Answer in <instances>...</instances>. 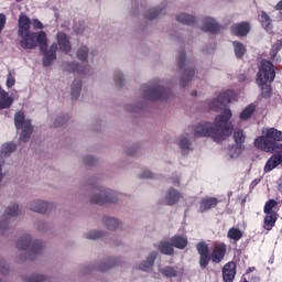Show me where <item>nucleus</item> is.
I'll list each match as a JSON object with an SVG mask.
<instances>
[{"label":"nucleus","instance_id":"nucleus-1","mask_svg":"<svg viewBox=\"0 0 282 282\" xmlns=\"http://www.w3.org/2000/svg\"><path fill=\"white\" fill-rule=\"evenodd\" d=\"M232 111L225 109L223 115L216 116L214 124L210 122L199 123L194 128V138H213L215 142L226 140L228 135L232 134Z\"/></svg>","mask_w":282,"mask_h":282},{"label":"nucleus","instance_id":"nucleus-2","mask_svg":"<svg viewBox=\"0 0 282 282\" xmlns=\"http://www.w3.org/2000/svg\"><path fill=\"white\" fill-rule=\"evenodd\" d=\"M279 142H282V131L265 128L262 130V135L254 140V147L264 153H274L282 151V144Z\"/></svg>","mask_w":282,"mask_h":282},{"label":"nucleus","instance_id":"nucleus-3","mask_svg":"<svg viewBox=\"0 0 282 282\" xmlns=\"http://www.w3.org/2000/svg\"><path fill=\"white\" fill-rule=\"evenodd\" d=\"M36 24L26 15L21 14L19 18L18 34L21 36L20 45L24 50H34L36 47Z\"/></svg>","mask_w":282,"mask_h":282},{"label":"nucleus","instance_id":"nucleus-4","mask_svg":"<svg viewBox=\"0 0 282 282\" xmlns=\"http://www.w3.org/2000/svg\"><path fill=\"white\" fill-rule=\"evenodd\" d=\"M274 77L275 73L272 63L268 61H262L258 73L257 84L259 85V87H261L263 98H268V96L272 94V88L270 87V85H268V83H272V80H274Z\"/></svg>","mask_w":282,"mask_h":282},{"label":"nucleus","instance_id":"nucleus-5","mask_svg":"<svg viewBox=\"0 0 282 282\" xmlns=\"http://www.w3.org/2000/svg\"><path fill=\"white\" fill-rule=\"evenodd\" d=\"M14 124L17 129L22 130L20 140H22V142H28L32 135V121L25 119V113L23 111H19L14 116Z\"/></svg>","mask_w":282,"mask_h":282},{"label":"nucleus","instance_id":"nucleus-6","mask_svg":"<svg viewBox=\"0 0 282 282\" xmlns=\"http://www.w3.org/2000/svg\"><path fill=\"white\" fill-rule=\"evenodd\" d=\"M36 43L37 47H40V51L44 55V65L46 67L47 65H52V61L56 58V46H52L48 51H45L47 48V36L43 31L37 33Z\"/></svg>","mask_w":282,"mask_h":282},{"label":"nucleus","instance_id":"nucleus-7","mask_svg":"<svg viewBox=\"0 0 282 282\" xmlns=\"http://www.w3.org/2000/svg\"><path fill=\"white\" fill-rule=\"evenodd\" d=\"M232 100H235V93L232 90H227L220 94L218 98L210 104V109L219 111L224 105H228V102H232Z\"/></svg>","mask_w":282,"mask_h":282},{"label":"nucleus","instance_id":"nucleus-8","mask_svg":"<svg viewBox=\"0 0 282 282\" xmlns=\"http://www.w3.org/2000/svg\"><path fill=\"white\" fill-rule=\"evenodd\" d=\"M90 202H94V204H105L106 202H113V194L107 189L98 191L91 195Z\"/></svg>","mask_w":282,"mask_h":282},{"label":"nucleus","instance_id":"nucleus-9","mask_svg":"<svg viewBox=\"0 0 282 282\" xmlns=\"http://www.w3.org/2000/svg\"><path fill=\"white\" fill-rule=\"evenodd\" d=\"M237 274V264L235 262H228L223 268V279L225 282L235 281Z\"/></svg>","mask_w":282,"mask_h":282},{"label":"nucleus","instance_id":"nucleus-10","mask_svg":"<svg viewBox=\"0 0 282 282\" xmlns=\"http://www.w3.org/2000/svg\"><path fill=\"white\" fill-rule=\"evenodd\" d=\"M224 257H226V245L224 243L216 245L212 252V261L214 263H221V261H224Z\"/></svg>","mask_w":282,"mask_h":282},{"label":"nucleus","instance_id":"nucleus-11","mask_svg":"<svg viewBox=\"0 0 282 282\" xmlns=\"http://www.w3.org/2000/svg\"><path fill=\"white\" fill-rule=\"evenodd\" d=\"M12 102H14V99L10 97L8 91L0 87V109H10V107H12Z\"/></svg>","mask_w":282,"mask_h":282},{"label":"nucleus","instance_id":"nucleus-12","mask_svg":"<svg viewBox=\"0 0 282 282\" xmlns=\"http://www.w3.org/2000/svg\"><path fill=\"white\" fill-rule=\"evenodd\" d=\"M57 43L62 52L67 53L72 50V44L69 43V39L65 33L57 34Z\"/></svg>","mask_w":282,"mask_h":282},{"label":"nucleus","instance_id":"nucleus-13","mask_svg":"<svg viewBox=\"0 0 282 282\" xmlns=\"http://www.w3.org/2000/svg\"><path fill=\"white\" fill-rule=\"evenodd\" d=\"M281 164V154H273L264 165V173H270V171H274L276 166Z\"/></svg>","mask_w":282,"mask_h":282},{"label":"nucleus","instance_id":"nucleus-14","mask_svg":"<svg viewBox=\"0 0 282 282\" xmlns=\"http://www.w3.org/2000/svg\"><path fill=\"white\" fill-rule=\"evenodd\" d=\"M232 34H236V36H246L248 32H250V24L248 23H240V24H235L231 28Z\"/></svg>","mask_w":282,"mask_h":282},{"label":"nucleus","instance_id":"nucleus-15","mask_svg":"<svg viewBox=\"0 0 282 282\" xmlns=\"http://www.w3.org/2000/svg\"><path fill=\"white\" fill-rule=\"evenodd\" d=\"M54 210V204L45 202V200H39L37 202V213L40 215H50Z\"/></svg>","mask_w":282,"mask_h":282},{"label":"nucleus","instance_id":"nucleus-16","mask_svg":"<svg viewBox=\"0 0 282 282\" xmlns=\"http://www.w3.org/2000/svg\"><path fill=\"white\" fill-rule=\"evenodd\" d=\"M163 94L162 88H149L145 93V98H148V100H160V98L164 96Z\"/></svg>","mask_w":282,"mask_h":282},{"label":"nucleus","instance_id":"nucleus-17","mask_svg":"<svg viewBox=\"0 0 282 282\" xmlns=\"http://www.w3.org/2000/svg\"><path fill=\"white\" fill-rule=\"evenodd\" d=\"M218 203L219 200H217V198H204L200 203V212L210 210V208H215Z\"/></svg>","mask_w":282,"mask_h":282},{"label":"nucleus","instance_id":"nucleus-18","mask_svg":"<svg viewBox=\"0 0 282 282\" xmlns=\"http://www.w3.org/2000/svg\"><path fill=\"white\" fill-rule=\"evenodd\" d=\"M203 30L205 32H218L219 31V25L217 24V22H215V20L213 18H207L205 20V24L203 26Z\"/></svg>","mask_w":282,"mask_h":282},{"label":"nucleus","instance_id":"nucleus-19","mask_svg":"<svg viewBox=\"0 0 282 282\" xmlns=\"http://www.w3.org/2000/svg\"><path fill=\"white\" fill-rule=\"evenodd\" d=\"M257 111V106L254 105H249L247 106L241 112H240V120H250L252 118V113Z\"/></svg>","mask_w":282,"mask_h":282},{"label":"nucleus","instance_id":"nucleus-20","mask_svg":"<svg viewBox=\"0 0 282 282\" xmlns=\"http://www.w3.org/2000/svg\"><path fill=\"white\" fill-rule=\"evenodd\" d=\"M82 87H83V82H80L79 79H76L73 82V84L70 86L72 98L76 99L80 96Z\"/></svg>","mask_w":282,"mask_h":282},{"label":"nucleus","instance_id":"nucleus-21","mask_svg":"<svg viewBox=\"0 0 282 282\" xmlns=\"http://www.w3.org/2000/svg\"><path fill=\"white\" fill-rule=\"evenodd\" d=\"M274 224H276V214H267L263 225L265 230H272V228H274Z\"/></svg>","mask_w":282,"mask_h":282},{"label":"nucleus","instance_id":"nucleus-22","mask_svg":"<svg viewBox=\"0 0 282 282\" xmlns=\"http://www.w3.org/2000/svg\"><path fill=\"white\" fill-rule=\"evenodd\" d=\"M187 245L188 240L182 236H175L172 238V246H174V248H178L182 250Z\"/></svg>","mask_w":282,"mask_h":282},{"label":"nucleus","instance_id":"nucleus-23","mask_svg":"<svg viewBox=\"0 0 282 282\" xmlns=\"http://www.w3.org/2000/svg\"><path fill=\"white\" fill-rule=\"evenodd\" d=\"M180 149L183 153H187L191 149V142L188 141V134H183L178 140Z\"/></svg>","mask_w":282,"mask_h":282},{"label":"nucleus","instance_id":"nucleus-24","mask_svg":"<svg viewBox=\"0 0 282 282\" xmlns=\"http://www.w3.org/2000/svg\"><path fill=\"white\" fill-rule=\"evenodd\" d=\"M261 21H262V25L264 26V30L267 32H271L272 24L270 22V15H268V13H265V11L261 12Z\"/></svg>","mask_w":282,"mask_h":282},{"label":"nucleus","instance_id":"nucleus-25","mask_svg":"<svg viewBox=\"0 0 282 282\" xmlns=\"http://www.w3.org/2000/svg\"><path fill=\"white\" fill-rule=\"evenodd\" d=\"M178 199H180V194L175 192V189H173L166 196V204H169V206H173V204H177Z\"/></svg>","mask_w":282,"mask_h":282},{"label":"nucleus","instance_id":"nucleus-26","mask_svg":"<svg viewBox=\"0 0 282 282\" xmlns=\"http://www.w3.org/2000/svg\"><path fill=\"white\" fill-rule=\"evenodd\" d=\"M276 206H279V203H276V200L269 199L264 205V213L265 214H276V212H274V208H276Z\"/></svg>","mask_w":282,"mask_h":282},{"label":"nucleus","instance_id":"nucleus-27","mask_svg":"<svg viewBox=\"0 0 282 282\" xmlns=\"http://www.w3.org/2000/svg\"><path fill=\"white\" fill-rule=\"evenodd\" d=\"M241 237H243V234L241 232V230L237 229V228H230L228 231V238L232 239L234 241H239V239H241Z\"/></svg>","mask_w":282,"mask_h":282},{"label":"nucleus","instance_id":"nucleus-28","mask_svg":"<svg viewBox=\"0 0 282 282\" xmlns=\"http://www.w3.org/2000/svg\"><path fill=\"white\" fill-rule=\"evenodd\" d=\"M14 151H17V144H14V143H6L2 147L1 155H3L6 158V156H8L9 153H14Z\"/></svg>","mask_w":282,"mask_h":282},{"label":"nucleus","instance_id":"nucleus-29","mask_svg":"<svg viewBox=\"0 0 282 282\" xmlns=\"http://www.w3.org/2000/svg\"><path fill=\"white\" fill-rule=\"evenodd\" d=\"M235 53L238 58H241L246 54V46L239 42L234 43Z\"/></svg>","mask_w":282,"mask_h":282},{"label":"nucleus","instance_id":"nucleus-30","mask_svg":"<svg viewBox=\"0 0 282 282\" xmlns=\"http://www.w3.org/2000/svg\"><path fill=\"white\" fill-rule=\"evenodd\" d=\"M177 20H178L181 23H186L187 25H191V23H193V21H195V18H193V15H191V14L181 13V14L177 17Z\"/></svg>","mask_w":282,"mask_h":282},{"label":"nucleus","instance_id":"nucleus-31","mask_svg":"<svg viewBox=\"0 0 282 282\" xmlns=\"http://www.w3.org/2000/svg\"><path fill=\"white\" fill-rule=\"evenodd\" d=\"M242 151L243 150L241 149V145H234V147H231V149L229 150L230 159L235 160V158L240 156Z\"/></svg>","mask_w":282,"mask_h":282},{"label":"nucleus","instance_id":"nucleus-32","mask_svg":"<svg viewBox=\"0 0 282 282\" xmlns=\"http://www.w3.org/2000/svg\"><path fill=\"white\" fill-rule=\"evenodd\" d=\"M106 226L108 230H116L120 226V223L116 218H109L106 221Z\"/></svg>","mask_w":282,"mask_h":282},{"label":"nucleus","instance_id":"nucleus-33","mask_svg":"<svg viewBox=\"0 0 282 282\" xmlns=\"http://www.w3.org/2000/svg\"><path fill=\"white\" fill-rule=\"evenodd\" d=\"M87 56H89V50L87 48V46H82L77 51V58H79V61H85Z\"/></svg>","mask_w":282,"mask_h":282},{"label":"nucleus","instance_id":"nucleus-34","mask_svg":"<svg viewBox=\"0 0 282 282\" xmlns=\"http://www.w3.org/2000/svg\"><path fill=\"white\" fill-rule=\"evenodd\" d=\"M160 250L163 252V254H173V245H170L169 242H162Z\"/></svg>","mask_w":282,"mask_h":282},{"label":"nucleus","instance_id":"nucleus-35","mask_svg":"<svg viewBox=\"0 0 282 282\" xmlns=\"http://www.w3.org/2000/svg\"><path fill=\"white\" fill-rule=\"evenodd\" d=\"M7 217H17L19 215V205H12L6 209Z\"/></svg>","mask_w":282,"mask_h":282},{"label":"nucleus","instance_id":"nucleus-36","mask_svg":"<svg viewBox=\"0 0 282 282\" xmlns=\"http://www.w3.org/2000/svg\"><path fill=\"white\" fill-rule=\"evenodd\" d=\"M30 243H31L30 238H21V239L18 241V248H19L20 250H28V248H30Z\"/></svg>","mask_w":282,"mask_h":282},{"label":"nucleus","instance_id":"nucleus-37","mask_svg":"<svg viewBox=\"0 0 282 282\" xmlns=\"http://www.w3.org/2000/svg\"><path fill=\"white\" fill-rule=\"evenodd\" d=\"M196 249L199 256L208 254V245L206 242H199Z\"/></svg>","mask_w":282,"mask_h":282},{"label":"nucleus","instance_id":"nucleus-38","mask_svg":"<svg viewBox=\"0 0 282 282\" xmlns=\"http://www.w3.org/2000/svg\"><path fill=\"white\" fill-rule=\"evenodd\" d=\"M235 141L237 144H241L246 141V135L243 134V131L238 130L234 133Z\"/></svg>","mask_w":282,"mask_h":282},{"label":"nucleus","instance_id":"nucleus-39","mask_svg":"<svg viewBox=\"0 0 282 282\" xmlns=\"http://www.w3.org/2000/svg\"><path fill=\"white\" fill-rule=\"evenodd\" d=\"M161 272L164 276H177V271L173 267H166Z\"/></svg>","mask_w":282,"mask_h":282},{"label":"nucleus","instance_id":"nucleus-40","mask_svg":"<svg viewBox=\"0 0 282 282\" xmlns=\"http://www.w3.org/2000/svg\"><path fill=\"white\" fill-rule=\"evenodd\" d=\"M102 232L98 230L88 231L86 234V239H101Z\"/></svg>","mask_w":282,"mask_h":282},{"label":"nucleus","instance_id":"nucleus-41","mask_svg":"<svg viewBox=\"0 0 282 282\" xmlns=\"http://www.w3.org/2000/svg\"><path fill=\"white\" fill-rule=\"evenodd\" d=\"M153 261H155V254H152L149 260L145 262V264H140L139 269L140 270H149L151 265H153Z\"/></svg>","mask_w":282,"mask_h":282},{"label":"nucleus","instance_id":"nucleus-42","mask_svg":"<svg viewBox=\"0 0 282 282\" xmlns=\"http://www.w3.org/2000/svg\"><path fill=\"white\" fill-rule=\"evenodd\" d=\"M199 265L200 268H206L210 261V256L209 254H203V256H199Z\"/></svg>","mask_w":282,"mask_h":282},{"label":"nucleus","instance_id":"nucleus-43","mask_svg":"<svg viewBox=\"0 0 282 282\" xmlns=\"http://www.w3.org/2000/svg\"><path fill=\"white\" fill-rule=\"evenodd\" d=\"M15 83H17V79L14 78L12 73H9L8 78H7V87L9 89H11V87H14Z\"/></svg>","mask_w":282,"mask_h":282},{"label":"nucleus","instance_id":"nucleus-44","mask_svg":"<svg viewBox=\"0 0 282 282\" xmlns=\"http://www.w3.org/2000/svg\"><path fill=\"white\" fill-rule=\"evenodd\" d=\"M281 47H282V41L279 40L272 46V54H273V56H276V52H279V50H281Z\"/></svg>","mask_w":282,"mask_h":282},{"label":"nucleus","instance_id":"nucleus-45","mask_svg":"<svg viewBox=\"0 0 282 282\" xmlns=\"http://www.w3.org/2000/svg\"><path fill=\"white\" fill-rule=\"evenodd\" d=\"M142 180H151V177H153V174L150 171H145L143 172V174H141Z\"/></svg>","mask_w":282,"mask_h":282},{"label":"nucleus","instance_id":"nucleus-46","mask_svg":"<svg viewBox=\"0 0 282 282\" xmlns=\"http://www.w3.org/2000/svg\"><path fill=\"white\" fill-rule=\"evenodd\" d=\"M3 28H6V15L0 14V32L3 30Z\"/></svg>","mask_w":282,"mask_h":282},{"label":"nucleus","instance_id":"nucleus-47","mask_svg":"<svg viewBox=\"0 0 282 282\" xmlns=\"http://www.w3.org/2000/svg\"><path fill=\"white\" fill-rule=\"evenodd\" d=\"M37 282H50V280L44 275H37Z\"/></svg>","mask_w":282,"mask_h":282},{"label":"nucleus","instance_id":"nucleus-48","mask_svg":"<svg viewBox=\"0 0 282 282\" xmlns=\"http://www.w3.org/2000/svg\"><path fill=\"white\" fill-rule=\"evenodd\" d=\"M275 10H282V0H280L274 7Z\"/></svg>","mask_w":282,"mask_h":282},{"label":"nucleus","instance_id":"nucleus-49","mask_svg":"<svg viewBox=\"0 0 282 282\" xmlns=\"http://www.w3.org/2000/svg\"><path fill=\"white\" fill-rule=\"evenodd\" d=\"M36 28H37V30H43V23L36 22Z\"/></svg>","mask_w":282,"mask_h":282},{"label":"nucleus","instance_id":"nucleus-50","mask_svg":"<svg viewBox=\"0 0 282 282\" xmlns=\"http://www.w3.org/2000/svg\"><path fill=\"white\" fill-rule=\"evenodd\" d=\"M0 228H6V223H3L2 225H0Z\"/></svg>","mask_w":282,"mask_h":282},{"label":"nucleus","instance_id":"nucleus-51","mask_svg":"<svg viewBox=\"0 0 282 282\" xmlns=\"http://www.w3.org/2000/svg\"><path fill=\"white\" fill-rule=\"evenodd\" d=\"M29 282H36V280H29Z\"/></svg>","mask_w":282,"mask_h":282},{"label":"nucleus","instance_id":"nucleus-52","mask_svg":"<svg viewBox=\"0 0 282 282\" xmlns=\"http://www.w3.org/2000/svg\"><path fill=\"white\" fill-rule=\"evenodd\" d=\"M55 127H58V124H57V123H55Z\"/></svg>","mask_w":282,"mask_h":282}]
</instances>
